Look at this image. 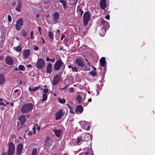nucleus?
Wrapping results in <instances>:
<instances>
[{
    "label": "nucleus",
    "instance_id": "f3484780",
    "mask_svg": "<svg viewBox=\"0 0 155 155\" xmlns=\"http://www.w3.org/2000/svg\"><path fill=\"white\" fill-rule=\"evenodd\" d=\"M75 64L78 66L82 68L84 66V62L80 58H77L75 61Z\"/></svg>",
    "mask_w": 155,
    "mask_h": 155
},
{
    "label": "nucleus",
    "instance_id": "f03ea898",
    "mask_svg": "<svg viewBox=\"0 0 155 155\" xmlns=\"http://www.w3.org/2000/svg\"><path fill=\"white\" fill-rule=\"evenodd\" d=\"M54 68L56 71L61 69V71L63 72L65 68V65L61 60H59L55 63Z\"/></svg>",
    "mask_w": 155,
    "mask_h": 155
},
{
    "label": "nucleus",
    "instance_id": "e2e57ef3",
    "mask_svg": "<svg viewBox=\"0 0 155 155\" xmlns=\"http://www.w3.org/2000/svg\"><path fill=\"white\" fill-rule=\"evenodd\" d=\"M55 58H53L52 59H51L50 61H51L53 63L54 62V61H55Z\"/></svg>",
    "mask_w": 155,
    "mask_h": 155
},
{
    "label": "nucleus",
    "instance_id": "49530a36",
    "mask_svg": "<svg viewBox=\"0 0 155 155\" xmlns=\"http://www.w3.org/2000/svg\"><path fill=\"white\" fill-rule=\"evenodd\" d=\"M69 86V85H66L64 87L61 88L60 90H62L66 89H67V88H68V86Z\"/></svg>",
    "mask_w": 155,
    "mask_h": 155
},
{
    "label": "nucleus",
    "instance_id": "39448f33",
    "mask_svg": "<svg viewBox=\"0 0 155 155\" xmlns=\"http://www.w3.org/2000/svg\"><path fill=\"white\" fill-rule=\"evenodd\" d=\"M101 28L108 30L110 27L109 23L107 21L102 20L99 22Z\"/></svg>",
    "mask_w": 155,
    "mask_h": 155
},
{
    "label": "nucleus",
    "instance_id": "bf43d9fd",
    "mask_svg": "<svg viewBox=\"0 0 155 155\" xmlns=\"http://www.w3.org/2000/svg\"><path fill=\"white\" fill-rule=\"evenodd\" d=\"M41 38L42 40V43H43V44H44L45 43V41L44 39H43V38L42 37H41Z\"/></svg>",
    "mask_w": 155,
    "mask_h": 155
},
{
    "label": "nucleus",
    "instance_id": "13d9d810",
    "mask_svg": "<svg viewBox=\"0 0 155 155\" xmlns=\"http://www.w3.org/2000/svg\"><path fill=\"white\" fill-rule=\"evenodd\" d=\"M16 3L15 2H13L12 4V6H14L16 5Z\"/></svg>",
    "mask_w": 155,
    "mask_h": 155
},
{
    "label": "nucleus",
    "instance_id": "774afa93",
    "mask_svg": "<svg viewBox=\"0 0 155 155\" xmlns=\"http://www.w3.org/2000/svg\"><path fill=\"white\" fill-rule=\"evenodd\" d=\"M88 101L89 102H91V98H89L88 99Z\"/></svg>",
    "mask_w": 155,
    "mask_h": 155
},
{
    "label": "nucleus",
    "instance_id": "c9c22d12",
    "mask_svg": "<svg viewBox=\"0 0 155 155\" xmlns=\"http://www.w3.org/2000/svg\"><path fill=\"white\" fill-rule=\"evenodd\" d=\"M48 36L50 39H53L54 38L53 33L51 31H49L48 32Z\"/></svg>",
    "mask_w": 155,
    "mask_h": 155
},
{
    "label": "nucleus",
    "instance_id": "a878e982",
    "mask_svg": "<svg viewBox=\"0 0 155 155\" xmlns=\"http://www.w3.org/2000/svg\"><path fill=\"white\" fill-rule=\"evenodd\" d=\"M5 78L3 74H0V85L2 84L5 81Z\"/></svg>",
    "mask_w": 155,
    "mask_h": 155
},
{
    "label": "nucleus",
    "instance_id": "4468645a",
    "mask_svg": "<svg viewBox=\"0 0 155 155\" xmlns=\"http://www.w3.org/2000/svg\"><path fill=\"white\" fill-rule=\"evenodd\" d=\"M82 128L88 131L90 129L89 124L85 121H84L81 123Z\"/></svg>",
    "mask_w": 155,
    "mask_h": 155
},
{
    "label": "nucleus",
    "instance_id": "f257e3e1",
    "mask_svg": "<svg viewBox=\"0 0 155 155\" xmlns=\"http://www.w3.org/2000/svg\"><path fill=\"white\" fill-rule=\"evenodd\" d=\"M33 106L32 103H28L25 104L21 108V112L23 114L29 113L32 110Z\"/></svg>",
    "mask_w": 155,
    "mask_h": 155
},
{
    "label": "nucleus",
    "instance_id": "7c9ffc66",
    "mask_svg": "<svg viewBox=\"0 0 155 155\" xmlns=\"http://www.w3.org/2000/svg\"><path fill=\"white\" fill-rule=\"evenodd\" d=\"M107 30L101 28V29L99 31V34L101 36H104L106 33V31Z\"/></svg>",
    "mask_w": 155,
    "mask_h": 155
},
{
    "label": "nucleus",
    "instance_id": "338daca9",
    "mask_svg": "<svg viewBox=\"0 0 155 155\" xmlns=\"http://www.w3.org/2000/svg\"><path fill=\"white\" fill-rule=\"evenodd\" d=\"M68 67L69 68H71L72 69L73 67H72L71 65H68Z\"/></svg>",
    "mask_w": 155,
    "mask_h": 155
},
{
    "label": "nucleus",
    "instance_id": "dca6fc26",
    "mask_svg": "<svg viewBox=\"0 0 155 155\" xmlns=\"http://www.w3.org/2000/svg\"><path fill=\"white\" fill-rule=\"evenodd\" d=\"M5 61L6 63L9 65H12L14 63L13 60L12 58L10 56H7L5 58Z\"/></svg>",
    "mask_w": 155,
    "mask_h": 155
},
{
    "label": "nucleus",
    "instance_id": "f8f14e48",
    "mask_svg": "<svg viewBox=\"0 0 155 155\" xmlns=\"http://www.w3.org/2000/svg\"><path fill=\"white\" fill-rule=\"evenodd\" d=\"M61 77L59 75L57 74L54 77L51 81L52 84L54 85H56L59 81Z\"/></svg>",
    "mask_w": 155,
    "mask_h": 155
},
{
    "label": "nucleus",
    "instance_id": "ddd939ff",
    "mask_svg": "<svg viewBox=\"0 0 155 155\" xmlns=\"http://www.w3.org/2000/svg\"><path fill=\"white\" fill-rule=\"evenodd\" d=\"M82 141H88L90 140L91 137V135L89 133H86L82 135Z\"/></svg>",
    "mask_w": 155,
    "mask_h": 155
},
{
    "label": "nucleus",
    "instance_id": "20e7f679",
    "mask_svg": "<svg viewBox=\"0 0 155 155\" xmlns=\"http://www.w3.org/2000/svg\"><path fill=\"white\" fill-rule=\"evenodd\" d=\"M90 19V15L88 12H85L83 15V21L84 26L87 25Z\"/></svg>",
    "mask_w": 155,
    "mask_h": 155
},
{
    "label": "nucleus",
    "instance_id": "4c0bfd02",
    "mask_svg": "<svg viewBox=\"0 0 155 155\" xmlns=\"http://www.w3.org/2000/svg\"><path fill=\"white\" fill-rule=\"evenodd\" d=\"M21 33L23 36L25 37L27 35V33L26 30H22L21 31Z\"/></svg>",
    "mask_w": 155,
    "mask_h": 155
},
{
    "label": "nucleus",
    "instance_id": "423d86ee",
    "mask_svg": "<svg viewBox=\"0 0 155 155\" xmlns=\"http://www.w3.org/2000/svg\"><path fill=\"white\" fill-rule=\"evenodd\" d=\"M44 60L41 58H39L37 61V64L35 66L38 68L41 69L44 67Z\"/></svg>",
    "mask_w": 155,
    "mask_h": 155
},
{
    "label": "nucleus",
    "instance_id": "a19ab883",
    "mask_svg": "<svg viewBox=\"0 0 155 155\" xmlns=\"http://www.w3.org/2000/svg\"><path fill=\"white\" fill-rule=\"evenodd\" d=\"M89 74L93 76H95L97 75V73L96 72L93 71H91L89 72Z\"/></svg>",
    "mask_w": 155,
    "mask_h": 155
},
{
    "label": "nucleus",
    "instance_id": "412c9836",
    "mask_svg": "<svg viewBox=\"0 0 155 155\" xmlns=\"http://www.w3.org/2000/svg\"><path fill=\"white\" fill-rule=\"evenodd\" d=\"M19 120L20 121L21 125L24 124L26 120L25 115H22L20 116L19 118Z\"/></svg>",
    "mask_w": 155,
    "mask_h": 155
},
{
    "label": "nucleus",
    "instance_id": "9b49d317",
    "mask_svg": "<svg viewBox=\"0 0 155 155\" xmlns=\"http://www.w3.org/2000/svg\"><path fill=\"white\" fill-rule=\"evenodd\" d=\"M30 54V50L29 49H24L23 51L22 56L23 59H26L29 56Z\"/></svg>",
    "mask_w": 155,
    "mask_h": 155
},
{
    "label": "nucleus",
    "instance_id": "7ed1b4c3",
    "mask_svg": "<svg viewBox=\"0 0 155 155\" xmlns=\"http://www.w3.org/2000/svg\"><path fill=\"white\" fill-rule=\"evenodd\" d=\"M15 149V147L13 143L10 142L9 144L8 150L7 155H13Z\"/></svg>",
    "mask_w": 155,
    "mask_h": 155
},
{
    "label": "nucleus",
    "instance_id": "5fc2aeb1",
    "mask_svg": "<svg viewBox=\"0 0 155 155\" xmlns=\"http://www.w3.org/2000/svg\"><path fill=\"white\" fill-rule=\"evenodd\" d=\"M4 58V56L3 55L0 56V60H2Z\"/></svg>",
    "mask_w": 155,
    "mask_h": 155
},
{
    "label": "nucleus",
    "instance_id": "0e129e2a",
    "mask_svg": "<svg viewBox=\"0 0 155 155\" xmlns=\"http://www.w3.org/2000/svg\"><path fill=\"white\" fill-rule=\"evenodd\" d=\"M32 66V65L31 64H28L27 65V67L29 68H31Z\"/></svg>",
    "mask_w": 155,
    "mask_h": 155
},
{
    "label": "nucleus",
    "instance_id": "37998d69",
    "mask_svg": "<svg viewBox=\"0 0 155 155\" xmlns=\"http://www.w3.org/2000/svg\"><path fill=\"white\" fill-rule=\"evenodd\" d=\"M33 34L34 32L32 31L30 33L31 38V39H33L35 38L33 36Z\"/></svg>",
    "mask_w": 155,
    "mask_h": 155
},
{
    "label": "nucleus",
    "instance_id": "c03bdc74",
    "mask_svg": "<svg viewBox=\"0 0 155 155\" xmlns=\"http://www.w3.org/2000/svg\"><path fill=\"white\" fill-rule=\"evenodd\" d=\"M8 19L9 22H11L12 20V18L10 15H7Z\"/></svg>",
    "mask_w": 155,
    "mask_h": 155
},
{
    "label": "nucleus",
    "instance_id": "a211bd4d",
    "mask_svg": "<svg viewBox=\"0 0 155 155\" xmlns=\"http://www.w3.org/2000/svg\"><path fill=\"white\" fill-rule=\"evenodd\" d=\"M23 146L21 143L19 144L17 147V155H19L21 153Z\"/></svg>",
    "mask_w": 155,
    "mask_h": 155
},
{
    "label": "nucleus",
    "instance_id": "8fccbe9b",
    "mask_svg": "<svg viewBox=\"0 0 155 155\" xmlns=\"http://www.w3.org/2000/svg\"><path fill=\"white\" fill-rule=\"evenodd\" d=\"M60 3H62L63 4L66 3L65 0H60Z\"/></svg>",
    "mask_w": 155,
    "mask_h": 155
},
{
    "label": "nucleus",
    "instance_id": "2eb2a0df",
    "mask_svg": "<svg viewBox=\"0 0 155 155\" xmlns=\"http://www.w3.org/2000/svg\"><path fill=\"white\" fill-rule=\"evenodd\" d=\"M50 139V138L49 137H46L45 140V145L46 147H49L51 145L52 142Z\"/></svg>",
    "mask_w": 155,
    "mask_h": 155
},
{
    "label": "nucleus",
    "instance_id": "f704fd0d",
    "mask_svg": "<svg viewBox=\"0 0 155 155\" xmlns=\"http://www.w3.org/2000/svg\"><path fill=\"white\" fill-rule=\"evenodd\" d=\"M57 100L60 103L63 104L65 103L66 100L64 98L61 99L60 97H58L57 99Z\"/></svg>",
    "mask_w": 155,
    "mask_h": 155
},
{
    "label": "nucleus",
    "instance_id": "e433bc0d",
    "mask_svg": "<svg viewBox=\"0 0 155 155\" xmlns=\"http://www.w3.org/2000/svg\"><path fill=\"white\" fill-rule=\"evenodd\" d=\"M37 150L36 148H34L31 153V155H37Z\"/></svg>",
    "mask_w": 155,
    "mask_h": 155
},
{
    "label": "nucleus",
    "instance_id": "5701e85b",
    "mask_svg": "<svg viewBox=\"0 0 155 155\" xmlns=\"http://www.w3.org/2000/svg\"><path fill=\"white\" fill-rule=\"evenodd\" d=\"M83 107L82 106L80 105L77 106L75 111L77 114H81L83 111Z\"/></svg>",
    "mask_w": 155,
    "mask_h": 155
},
{
    "label": "nucleus",
    "instance_id": "aec40b11",
    "mask_svg": "<svg viewBox=\"0 0 155 155\" xmlns=\"http://www.w3.org/2000/svg\"><path fill=\"white\" fill-rule=\"evenodd\" d=\"M20 90L18 89L15 90L13 93V97L15 99L18 98L20 95Z\"/></svg>",
    "mask_w": 155,
    "mask_h": 155
},
{
    "label": "nucleus",
    "instance_id": "393cba45",
    "mask_svg": "<svg viewBox=\"0 0 155 155\" xmlns=\"http://www.w3.org/2000/svg\"><path fill=\"white\" fill-rule=\"evenodd\" d=\"M78 155H94L91 149H89L87 152H82Z\"/></svg>",
    "mask_w": 155,
    "mask_h": 155
},
{
    "label": "nucleus",
    "instance_id": "b1692460",
    "mask_svg": "<svg viewBox=\"0 0 155 155\" xmlns=\"http://www.w3.org/2000/svg\"><path fill=\"white\" fill-rule=\"evenodd\" d=\"M100 4L101 8L102 9H104L106 7V0H101Z\"/></svg>",
    "mask_w": 155,
    "mask_h": 155
},
{
    "label": "nucleus",
    "instance_id": "1a4fd4ad",
    "mask_svg": "<svg viewBox=\"0 0 155 155\" xmlns=\"http://www.w3.org/2000/svg\"><path fill=\"white\" fill-rule=\"evenodd\" d=\"M59 18V14L57 12H54L53 14V19L52 20V23L54 24L57 23Z\"/></svg>",
    "mask_w": 155,
    "mask_h": 155
},
{
    "label": "nucleus",
    "instance_id": "2f4dec72",
    "mask_svg": "<svg viewBox=\"0 0 155 155\" xmlns=\"http://www.w3.org/2000/svg\"><path fill=\"white\" fill-rule=\"evenodd\" d=\"M82 68L83 70L84 71H88L90 70V66L89 65V63L87 65H85L84 64V66L83 67H82Z\"/></svg>",
    "mask_w": 155,
    "mask_h": 155
},
{
    "label": "nucleus",
    "instance_id": "3c124183",
    "mask_svg": "<svg viewBox=\"0 0 155 155\" xmlns=\"http://www.w3.org/2000/svg\"><path fill=\"white\" fill-rule=\"evenodd\" d=\"M79 10L80 13L81 15V16L83 15L84 12L81 8L79 9Z\"/></svg>",
    "mask_w": 155,
    "mask_h": 155
},
{
    "label": "nucleus",
    "instance_id": "6ab92c4d",
    "mask_svg": "<svg viewBox=\"0 0 155 155\" xmlns=\"http://www.w3.org/2000/svg\"><path fill=\"white\" fill-rule=\"evenodd\" d=\"M52 130L53 131V132L55 134V136L57 137H60L61 134L62 132V131L61 129H59L58 130L55 128H54Z\"/></svg>",
    "mask_w": 155,
    "mask_h": 155
},
{
    "label": "nucleus",
    "instance_id": "72a5a7b5",
    "mask_svg": "<svg viewBox=\"0 0 155 155\" xmlns=\"http://www.w3.org/2000/svg\"><path fill=\"white\" fill-rule=\"evenodd\" d=\"M13 49L18 52H20L21 51L22 48L20 45H18L16 47H14Z\"/></svg>",
    "mask_w": 155,
    "mask_h": 155
},
{
    "label": "nucleus",
    "instance_id": "864d4df0",
    "mask_svg": "<svg viewBox=\"0 0 155 155\" xmlns=\"http://www.w3.org/2000/svg\"><path fill=\"white\" fill-rule=\"evenodd\" d=\"M63 7L65 9H66V6L67 5V3H66L64 4H63Z\"/></svg>",
    "mask_w": 155,
    "mask_h": 155
},
{
    "label": "nucleus",
    "instance_id": "9d476101",
    "mask_svg": "<svg viewBox=\"0 0 155 155\" xmlns=\"http://www.w3.org/2000/svg\"><path fill=\"white\" fill-rule=\"evenodd\" d=\"M23 20L22 18L19 19L16 22L15 25V28L17 30H21V28L23 25Z\"/></svg>",
    "mask_w": 155,
    "mask_h": 155
},
{
    "label": "nucleus",
    "instance_id": "a18cd8bd",
    "mask_svg": "<svg viewBox=\"0 0 155 155\" xmlns=\"http://www.w3.org/2000/svg\"><path fill=\"white\" fill-rule=\"evenodd\" d=\"M69 90L70 92L71 93H74V88L73 87H70L69 88Z\"/></svg>",
    "mask_w": 155,
    "mask_h": 155
},
{
    "label": "nucleus",
    "instance_id": "4be33fe9",
    "mask_svg": "<svg viewBox=\"0 0 155 155\" xmlns=\"http://www.w3.org/2000/svg\"><path fill=\"white\" fill-rule=\"evenodd\" d=\"M46 70V72L47 73H51V72L52 70V65L51 63H49L48 64Z\"/></svg>",
    "mask_w": 155,
    "mask_h": 155
},
{
    "label": "nucleus",
    "instance_id": "4d7b16f0",
    "mask_svg": "<svg viewBox=\"0 0 155 155\" xmlns=\"http://www.w3.org/2000/svg\"><path fill=\"white\" fill-rule=\"evenodd\" d=\"M65 37V36L64 35H62L60 39L61 40H63L64 38Z\"/></svg>",
    "mask_w": 155,
    "mask_h": 155
},
{
    "label": "nucleus",
    "instance_id": "58836bf2",
    "mask_svg": "<svg viewBox=\"0 0 155 155\" xmlns=\"http://www.w3.org/2000/svg\"><path fill=\"white\" fill-rule=\"evenodd\" d=\"M77 100L79 103H81L82 101V98L80 95H79L77 96Z\"/></svg>",
    "mask_w": 155,
    "mask_h": 155
},
{
    "label": "nucleus",
    "instance_id": "bb28decb",
    "mask_svg": "<svg viewBox=\"0 0 155 155\" xmlns=\"http://www.w3.org/2000/svg\"><path fill=\"white\" fill-rule=\"evenodd\" d=\"M22 6V4L21 2L20 1H18V4L17 5V7L16 8V10L18 12H20Z\"/></svg>",
    "mask_w": 155,
    "mask_h": 155
},
{
    "label": "nucleus",
    "instance_id": "09e8293b",
    "mask_svg": "<svg viewBox=\"0 0 155 155\" xmlns=\"http://www.w3.org/2000/svg\"><path fill=\"white\" fill-rule=\"evenodd\" d=\"M72 70L73 72H77L78 71V70L75 67H73L72 68Z\"/></svg>",
    "mask_w": 155,
    "mask_h": 155
},
{
    "label": "nucleus",
    "instance_id": "c85d7f7f",
    "mask_svg": "<svg viewBox=\"0 0 155 155\" xmlns=\"http://www.w3.org/2000/svg\"><path fill=\"white\" fill-rule=\"evenodd\" d=\"M105 58L104 57H102L100 60V62L101 65L102 67H104L105 65Z\"/></svg>",
    "mask_w": 155,
    "mask_h": 155
},
{
    "label": "nucleus",
    "instance_id": "603ef678",
    "mask_svg": "<svg viewBox=\"0 0 155 155\" xmlns=\"http://www.w3.org/2000/svg\"><path fill=\"white\" fill-rule=\"evenodd\" d=\"M110 17L109 15H107L105 16V18L107 19L108 20H109L110 19Z\"/></svg>",
    "mask_w": 155,
    "mask_h": 155
},
{
    "label": "nucleus",
    "instance_id": "052dcab7",
    "mask_svg": "<svg viewBox=\"0 0 155 155\" xmlns=\"http://www.w3.org/2000/svg\"><path fill=\"white\" fill-rule=\"evenodd\" d=\"M37 129L38 131H39L41 129V127L39 126H38L37 127Z\"/></svg>",
    "mask_w": 155,
    "mask_h": 155
},
{
    "label": "nucleus",
    "instance_id": "ea45409f",
    "mask_svg": "<svg viewBox=\"0 0 155 155\" xmlns=\"http://www.w3.org/2000/svg\"><path fill=\"white\" fill-rule=\"evenodd\" d=\"M25 68L24 66L22 65H20L18 66V69L21 71H23L25 70Z\"/></svg>",
    "mask_w": 155,
    "mask_h": 155
},
{
    "label": "nucleus",
    "instance_id": "0eeeda50",
    "mask_svg": "<svg viewBox=\"0 0 155 155\" xmlns=\"http://www.w3.org/2000/svg\"><path fill=\"white\" fill-rule=\"evenodd\" d=\"M65 113L63 111L62 109H60L55 114V119L58 120L60 119L64 114Z\"/></svg>",
    "mask_w": 155,
    "mask_h": 155
},
{
    "label": "nucleus",
    "instance_id": "cd10ccee",
    "mask_svg": "<svg viewBox=\"0 0 155 155\" xmlns=\"http://www.w3.org/2000/svg\"><path fill=\"white\" fill-rule=\"evenodd\" d=\"M40 88L41 89L40 86L39 85L37 87H35L32 88L29 87L28 88V90L30 92L33 91L35 92L38 90Z\"/></svg>",
    "mask_w": 155,
    "mask_h": 155
},
{
    "label": "nucleus",
    "instance_id": "de8ad7c7",
    "mask_svg": "<svg viewBox=\"0 0 155 155\" xmlns=\"http://www.w3.org/2000/svg\"><path fill=\"white\" fill-rule=\"evenodd\" d=\"M33 49L35 51H37L38 49V48L36 45H34L33 47Z\"/></svg>",
    "mask_w": 155,
    "mask_h": 155
},
{
    "label": "nucleus",
    "instance_id": "680f3d73",
    "mask_svg": "<svg viewBox=\"0 0 155 155\" xmlns=\"http://www.w3.org/2000/svg\"><path fill=\"white\" fill-rule=\"evenodd\" d=\"M28 135L29 136H31L32 134V132H29L28 133Z\"/></svg>",
    "mask_w": 155,
    "mask_h": 155
},
{
    "label": "nucleus",
    "instance_id": "473e14b6",
    "mask_svg": "<svg viewBox=\"0 0 155 155\" xmlns=\"http://www.w3.org/2000/svg\"><path fill=\"white\" fill-rule=\"evenodd\" d=\"M82 141V138L81 135L78 136L76 139L75 140V142L77 144L79 143Z\"/></svg>",
    "mask_w": 155,
    "mask_h": 155
},
{
    "label": "nucleus",
    "instance_id": "6e6552de",
    "mask_svg": "<svg viewBox=\"0 0 155 155\" xmlns=\"http://www.w3.org/2000/svg\"><path fill=\"white\" fill-rule=\"evenodd\" d=\"M41 90H42V101L43 102L47 100L48 98V94L49 90L48 88L43 89L42 88H41Z\"/></svg>",
    "mask_w": 155,
    "mask_h": 155
},
{
    "label": "nucleus",
    "instance_id": "69168bd1",
    "mask_svg": "<svg viewBox=\"0 0 155 155\" xmlns=\"http://www.w3.org/2000/svg\"><path fill=\"white\" fill-rule=\"evenodd\" d=\"M56 33H60V31L59 30H57Z\"/></svg>",
    "mask_w": 155,
    "mask_h": 155
},
{
    "label": "nucleus",
    "instance_id": "c756f323",
    "mask_svg": "<svg viewBox=\"0 0 155 155\" xmlns=\"http://www.w3.org/2000/svg\"><path fill=\"white\" fill-rule=\"evenodd\" d=\"M8 104V102L6 100H4L2 99H0V105L6 106Z\"/></svg>",
    "mask_w": 155,
    "mask_h": 155
},
{
    "label": "nucleus",
    "instance_id": "6e6d98bb",
    "mask_svg": "<svg viewBox=\"0 0 155 155\" xmlns=\"http://www.w3.org/2000/svg\"><path fill=\"white\" fill-rule=\"evenodd\" d=\"M51 59L48 57H47L46 58V60L47 61H50Z\"/></svg>",
    "mask_w": 155,
    "mask_h": 155
},
{
    "label": "nucleus",
    "instance_id": "79ce46f5",
    "mask_svg": "<svg viewBox=\"0 0 155 155\" xmlns=\"http://www.w3.org/2000/svg\"><path fill=\"white\" fill-rule=\"evenodd\" d=\"M38 31L39 33V34L40 35H42V32H41V28L40 27L38 26Z\"/></svg>",
    "mask_w": 155,
    "mask_h": 155
}]
</instances>
